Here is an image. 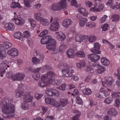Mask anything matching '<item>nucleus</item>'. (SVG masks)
<instances>
[{
	"mask_svg": "<svg viewBox=\"0 0 120 120\" xmlns=\"http://www.w3.org/2000/svg\"><path fill=\"white\" fill-rule=\"evenodd\" d=\"M42 76L41 77V79L39 81L38 85L40 87H43L48 84V83H50L49 79H46L45 78L44 79H42Z\"/></svg>",
	"mask_w": 120,
	"mask_h": 120,
	"instance_id": "nucleus-10",
	"label": "nucleus"
},
{
	"mask_svg": "<svg viewBox=\"0 0 120 120\" xmlns=\"http://www.w3.org/2000/svg\"><path fill=\"white\" fill-rule=\"evenodd\" d=\"M49 35L46 36L41 38V44H46V45L48 43Z\"/></svg>",
	"mask_w": 120,
	"mask_h": 120,
	"instance_id": "nucleus-25",
	"label": "nucleus"
},
{
	"mask_svg": "<svg viewBox=\"0 0 120 120\" xmlns=\"http://www.w3.org/2000/svg\"><path fill=\"white\" fill-rule=\"evenodd\" d=\"M112 21L113 22L114 21H117L119 20V16L117 14H114L112 16Z\"/></svg>",
	"mask_w": 120,
	"mask_h": 120,
	"instance_id": "nucleus-44",
	"label": "nucleus"
},
{
	"mask_svg": "<svg viewBox=\"0 0 120 120\" xmlns=\"http://www.w3.org/2000/svg\"><path fill=\"white\" fill-rule=\"evenodd\" d=\"M88 36L87 35H81V39L82 40V41H83L84 42H86L87 41Z\"/></svg>",
	"mask_w": 120,
	"mask_h": 120,
	"instance_id": "nucleus-59",
	"label": "nucleus"
},
{
	"mask_svg": "<svg viewBox=\"0 0 120 120\" xmlns=\"http://www.w3.org/2000/svg\"><path fill=\"white\" fill-rule=\"evenodd\" d=\"M88 39L90 42L92 43L96 40V38L94 36L90 35Z\"/></svg>",
	"mask_w": 120,
	"mask_h": 120,
	"instance_id": "nucleus-42",
	"label": "nucleus"
},
{
	"mask_svg": "<svg viewBox=\"0 0 120 120\" xmlns=\"http://www.w3.org/2000/svg\"><path fill=\"white\" fill-rule=\"evenodd\" d=\"M60 107H64L68 103V100L66 99H63L60 101Z\"/></svg>",
	"mask_w": 120,
	"mask_h": 120,
	"instance_id": "nucleus-36",
	"label": "nucleus"
},
{
	"mask_svg": "<svg viewBox=\"0 0 120 120\" xmlns=\"http://www.w3.org/2000/svg\"><path fill=\"white\" fill-rule=\"evenodd\" d=\"M4 28L6 30H14L15 28V26L13 23L10 22L6 24Z\"/></svg>",
	"mask_w": 120,
	"mask_h": 120,
	"instance_id": "nucleus-19",
	"label": "nucleus"
},
{
	"mask_svg": "<svg viewBox=\"0 0 120 120\" xmlns=\"http://www.w3.org/2000/svg\"><path fill=\"white\" fill-rule=\"evenodd\" d=\"M23 93L21 89H18L16 93L17 96L18 97H21L23 94Z\"/></svg>",
	"mask_w": 120,
	"mask_h": 120,
	"instance_id": "nucleus-49",
	"label": "nucleus"
},
{
	"mask_svg": "<svg viewBox=\"0 0 120 120\" xmlns=\"http://www.w3.org/2000/svg\"><path fill=\"white\" fill-rule=\"evenodd\" d=\"M81 38V35L77 36L75 38L76 41L79 42H82V40Z\"/></svg>",
	"mask_w": 120,
	"mask_h": 120,
	"instance_id": "nucleus-57",
	"label": "nucleus"
},
{
	"mask_svg": "<svg viewBox=\"0 0 120 120\" xmlns=\"http://www.w3.org/2000/svg\"><path fill=\"white\" fill-rule=\"evenodd\" d=\"M49 41L48 42V44H54L56 45V42L55 40L52 38V37L51 36L49 35Z\"/></svg>",
	"mask_w": 120,
	"mask_h": 120,
	"instance_id": "nucleus-40",
	"label": "nucleus"
},
{
	"mask_svg": "<svg viewBox=\"0 0 120 120\" xmlns=\"http://www.w3.org/2000/svg\"><path fill=\"white\" fill-rule=\"evenodd\" d=\"M97 5V4H94V7L90 8V11H93L94 12H100L104 8V6L102 4H99L98 7Z\"/></svg>",
	"mask_w": 120,
	"mask_h": 120,
	"instance_id": "nucleus-6",
	"label": "nucleus"
},
{
	"mask_svg": "<svg viewBox=\"0 0 120 120\" xmlns=\"http://www.w3.org/2000/svg\"><path fill=\"white\" fill-rule=\"evenodd\" d=\"M63 75L64 77H73L74 75L73 74L74 72L73 68L69 66H66L62 70Z\"/></svg>",
	"mask_w": 120,
	"mask_h": 120,
	"instance_id": "nucleus-3",
	"label": "nucleus"
},
{
	"mask_svg": "<svg viewBox=\"0 0 120 120\" xmlns=\"http://www.w3.org/2000/svg\"><path fill=\"white\" fill-rule=\"evenodd\" d=\"M75 97L76 98V101L79 104H82V100L80 97L77 95L75 96Z\"/></svg>",
	"mask_w": 120,
	"mask_h": 120,
	"instance_id": "nucleus-54",
	"label": "nucleus"
},
{
	"mask_svg": "<svg viewBox=\"0 0 120 120\" xmlns=\"http://www.w3.org/2000/svg\"><path fill=\"white\" fill-rule=\"evenodd\" d=\"M32 60L34 64H38L40 63L39 60L36 57H33Z\"/></svg>",
	"mask_w": 120,
	"mask_h": 120,
	"instance_id": "nucleus-52",
	"label": "nucleus"
},
{
	"mask_svg": "<svg viewBox=\"0 0 120 120\" xmlns=\"http://www.w3.org/2000/svg\"><path fill=\"white\" fill-rule=\"evenodd\" d=\"M66 46L63 43H61L59 47V49L61 52L64 50L66 49Z\"/></svg>",
	"mask_w": 120,
	"mask_h": 120,
	"instance_id": "nucleus-50",
	"label": "nucleus"
},
{
	"mask_svg": "<svg viewBox=\"0 0 120 120\" xmlns=\"http://www.w3.org/2000/svg\"><path fill=\"white\" fill-rule=\"evenodd\" d=\"M21 107L22 109L25 110H27L29 108V104L26 102H23L22 104Z\"/></svg>",
	"mask_w": 120,
	"mask_h": 120,
	"instance_id": "nucleus-41",
	"label": "nucleus"
},
{
	"mask_svg": "<svg viewBox=\"0 0 120 120\" xmlns=\"http://www.w3.org/2000/svg\"><path fill=\"white\" fill-rule=\"evenodd\" d=\"M95 114V112L93 111H91L88 114V116L90 118H91Z\"/></svg>",
	"mask_w": 120,
	"mask_h": 120,
	"instance_id": "nucleus-63",
	"label": "nucleus"
},
{
	"mask_svg": "<svg viewBox=\"0 0 120 120\" xmlns=\"http://www.w3.org/2000/svg\"><path fill=\"white\" fill-rule=\"evenodd\" d=\"M72 23V22L70 19H65L62 23V25L64 27L68 28Z\"/></svg>",
	"mask_w": 120,
	"mask_h": 120,
	"instance_id": "nucleus-15",
	"label": "nucleus"
},
{
	"mask_svg": "<svg viewBox=\"0 0 120 120\" xmlns=\"http://www.w3.org/2000/svg\"><path fill=\"white\" fill-rule=\"evenodd\" d=\"M113 2V1L112 0H109L106 3V4L108 6L110 5V8L112 9H118L120 11V3H119L118 2H116V4L114 5H112Z\"/></svg>",
	"mask_w": 120,
	"mask_h": 120,
	"instance_id": "nucleus-7",
	"label": "nucleus"
},
{
	"mask_svg": "<svg viewBox=\"0 0 120 120\" xmlns=\"http://www.w3.org/2000/svg\"><path fill=\"white\" fill-rule=\"evenodd\" d=\"M15 15L14 16V19L15 22V24L18 25H22L25 22L24 20L21 17H18L17 16V17H16V16L17 15L16 13L15 12L14 13Z\"/></svg>",
	"mask_w": 120,
	"mask_h": 120,
	"instance_id": "nucleus-8",
	"label": "nucleus"
},
{
	"mask_svg": "<svg viewBox=\"0 0 120 120\" xmlns=\"http://www.w3.org/2000/svg\"><path fill=\"white\" fill-rule=\"evenodd\" d=\"M55 33L57 35V38L60 41H63L66 38V35L60 31L56 32Z\"/></svg>",
	"mask_w": 120,
	"mask_h": 120,
	"instance_id": "nucleus-14",
	"label": "nucleus"
},
{
	"mask_svg": "<svg viewBox=\"0 0 120 120\" xmlns=\"http://www.w3.org/2000/svg\"><path fill=\"white\" fill-rule=\"evenodd\" d=\"M62 81L59 79H56L55 80L51 81V83L52 82V83L54 84V85H58L60 84L61 82Z\"/></svg>",
	"mask_w": 120,
	"mask_h": 120,
	"instance_id": "nucleus-48",
	"label": "nucleus"
},
{
	"mask_svg": "<svg viewBox=\"0 0 120 120\" xmlns=\"http://www.w3.org/2000/svg\"><path fill=\"white\" fill-rule=\"evenodd\" d=\"M25 77L24 75L22 73H17L14 75L12 80L21 81L24 79Z\"/></svg>",
	"mask_w": 120,
	"mask_h": 120,
	"instance_id": "nucleus-9",
	"label": "nucleus"
},
{
	"mask_svg": "<svg viewBox=\"0 0 120 120\" xmlns=\"http://www.w3.org/2000/svg\"><path fill=\"white\" fill-rule=\"evenodd\" d=\"M109 25L107 24H105L101 26L102 30H107L109 28Z\"/></svg>",
	"mask_w": 120,
	"mask_h": 120,
	"instance_id": "nucleus-60",
	"label": "nucleus"
},
{
	"mask_svg": "<svg viewBox=\"0 0 120 120\" xmlns=\"http://www.w3.org/2000/svg\"><path fill=\"white\" fill-rule=\"evenodd\" d=\"M94 65L95 67L98 68L97 69V72L99 73H101L105 70V68L103 67H101L98 63L95 64Z\"/></svg>",
	"mask_w": 120,
	"mask_h": 120,
	"instance_id": "nucleus-21",
	"label": "nucleus"
},
{
	"mask_svg": "<svg viewBox=\"0 0 120 120\" xmlns=\"http://www.w3.org/2000/svg\"><path fill=\"white\" fill-rule=\"evenodd\" d=\"M29 69L30 71L32 72L37 73V72L38 73L41 70V67H40L37 69H35L34 68L32 67H30L29 68Z\"/></svg>",
	"mask_w": 120,
	"mask_h": 120,
	"instance_id": "nucleus-39",
	"label": "nucleus"
},
{
	"mask_svg": "<svg viewBox=\"0 0 120 120\" xmlns=\"http://www.w3.org/2000/svg\"><path fill=\"white\" fill-rule=\"evenodd\" d=\"M114 81V80L111 77H108L105 78V83L108 87H110L112 85V83Z\"/></svg>",
	"mask_w": 120,
	"mask_h": 120,
	"instance_id": "nucleus-13",
	"label": "nucleus"
},
{
	"mask_svg": "<svg viewBox=\"0 0 120 120\" xmlns=\"http://www.w3.org/2000/svg\"><path fill=\"white\" fill-rule=\"evenodd\" d=\"M89 58L91 61L94 62H97L100 58L99 56L95 54L89 55Z\"/></svg>",
	"mask_w": 120,
	"mask_h": 120,
	"instance_id": "nucleus-12",
	"label": "nucleus"
},
{
	"mask_svg": "<svg viewBox=\"0 0 120 120\" xmlns=\"http://www.w3.org/2000/svg\"><path fill=\"white\" fill-rule=\"evenodd\" d=\"M40 22L42 24L45 26L48 25L49 23V22L48 19H44L43 18H41L40 20Z\"/></svg>",
	"mask_w": 120,
	"mask_h": 120,
	"instance_id": "nucleus-32",
	"label": "nucleus"
},
{
	"mask_svg": "<svg viewBox=\"0 0 120 120\" xmlns=\"http://www.w3.org/2000/svg\"><path fill=\"white\" fill-rule=\"evenodd\" d=\"M101 62L102 65L106 66H108L110 63V61L105 57H103L101 58Z\"/></svg>",
	"mask_w": 120,
	"mask_h": 120,
	"instance_id": "nucleus-24",
	"label": "nucleus"
},
{
	"mask_svg": "<svg viewBox=\"0 0 120 120\" xmlns=\"http://www.w3.org/2000/svg\"><path fill=\"white\" fill-rule=\"evenodd\" d=\"M6 54L5 52L4 51L1 52H0V59H3L4 58L6 57Z\"/></svg>",
	"mask_w": 120,
	"mask_h": 120,
	"instance_id": "nucleus-53",
	"label": "nucleus"
},
{
	"mask_svg": "<svg viewBox=\"0 0 120 120\" xmlns=\"http://www.w3.org/2000/svg\"><path fill=\"white\" fill-rule=\"evenodd\" d=\"M113 100L112 97H109L105 98L104 101V102L107 104H109L111 103Z\"/></svg>",
	"mask_w": 120,
	"mask_h": 120,
	"instance_id": "nucleus-38",
	"label": "nucleus"
},
{
	"mask_svg": "<svg viewBox=\"0 0 120 120\" xmlns=\"http://www.w3.org/2000/svg\"><path fill=\"white\" fill-rule=\"evenodd\" d=\"M55 74L53 71H50L48 72L47 74L43 75L42 79H44L45 78L47 79H49V80L50 83H51V81H53L55 79Z\"/></svg>",
	"mask_w": 120,
	"mask_h": 120,
	"instance_id": "nucleus-5",
	"label": "nucleus"
},
{
	"mask_svg": "<svg viewBox=\"0 0 120 120\" xmlns=\"http://www.w3.org/2000/svg\"><path fill=\"white\" fill-rule=\"evenodd\" d=\"M14 75V74H13V72L11 71H7L6 76L8 78H12V79L13 76Z\"/></svg>",
	"mask_w": 120,
	"mask_h": 120,
	"instance_id": "nucleus-47",
	"label": "nucleus"
},
{
	"mask_svg": "<svg viewBox=\"0 0 120 120\" xmlns=\"http://www.w3.org/2000/svg\"><path fill=\"white\" fill-rule=\"evenodd\" d=\"M1 101L0 104L2 105L1 107L2 112L3 113L2 116L4 118H10L14 116L13 113L14 112L15 105L12 104L13 100L7 98Z\"/></svg>",
	"mask_w": 120,
	"mask_h": 120,
	"instance_id": "nucleus-1",
	"label": "nucleus"
},
{
	"mask_svg": "<svg viewBox=\"0 0 120 120\" xmlns=\"http://www.w3.org/2000/svg\"><path fill=\"white\" fill-rule=\"evenodd\" d=\"M41 13L40 12H38L34 14L35 19L36 20L40 21L41 18H43L41 17Z\"/></svg>",
	"mask_w": 120,
	"mask_h": 120,
	"instance_id": "nucleus-34",
	"label": "nucleus"
},
{
	"mask_svg": "<svg viewBox=\"0 0 120 120\" xmlns=\"http://www.w3.org/2000/svg\"><path fill=\"white\" fill-rule=\"evenodd\" d=\"M91 90L89 88H86L82 90L83 94L85 95H89L92 93Z\"/></svg>",
	"mask_w": 120,
	"mask_h": 120,
	"instance_id": "nucleus-26",
	"label": "nucleus"
},
{
	"mask_svg": "<svg viewBox=\"0 0 120 120\" xmlns=\"http://www.w3.org/2000/svg\"><path fill=\"white\" fill-rule=\"evenodd\" d=\"M43 96L42 94H36L35 95V97L36 98L37 100L39 99Z\"/></svg>",
	"mask_w": 120,
	"mask_h": 120,
	"instance_id": "nucleus-64",
	"label": "nucleus"
},
{
	"mask_svg": "<svg viewBox=\"0 0 120 120\" xmlns=\"http://www.w3.org/2000/svg\"><path fill=\"white\" fill-rule=\"evenodd\" d=\"M22 34L21 32H18L14 34V36L15 38L22 41L23 40Z\"/></svg>",
	"mask_w": 120,
	"mask_h": 120,
	"instance_id": "nucleus-23",
	"label": "nucleus"
},
{
	"mask_svg": "<svg viewBox=\"0 0 120 120\" xmlns=\"http://www.w3.org/2000/svg\"><path fill=\"white\" fill-rule=\"evenodd\" d=\"M78 11L81 14H82L83 16H86L88 15L87 12H86L85 9L83 8H79L78 9Z\"/></svg>",
	"mask_w": 120,
	"mask_h": 120,
	"instance_id": "nucleus-29",
	"label": "nucleus"
},
{
	"mask_svg": "<svg viewBox=\"0 0 120 120\" xmlns=\"http://www.w3.org/2000/svg\"><path fill=\"white\" fill-rule=\"evenodd\" d=\"M33 97V96H30L29 94H28L27 95H26V98L24 99V101L26 103L31 102Z\"/></svg>",
	"mask_w": 120,
	"mask_h": 120,
	"instance_id": "nucleus-28",
	"label": "nucleus"
},
{
	"mask_svg": "<svg viewBox=\"0 0 120 120\" xmlns=\"http://www.w3.org/2000/svg\"><path fill=\"white\" fill-rule=\"evenodd\" d=\"M48 30H43L39 35V36L42 37L46 35L48 33Z\"/></svg>",
	"mask_w": 120,
	"mask_h": 120,
	"instance_id": "nucleus-55",
	"label": "nucleus"
},
{
	"mask_svg": "<svg viewBox=\"0 0 120 120\" xmlns=\"http://www.w3.org/2000/svg\"><path fill=\"white\" fill-rule=\"evenodd\" d=\"M67 5L66 0H62L58 3L53 4L51 6V9L54 11L60 10L65 8Z\"/></svg>",
	"mask_w": 120,
	"mask_h": 120,
	"instance_id": "nucleus-2",
	"label": "nucleus"
},
{
	"mask_svg": "<svg viewBox=\"0 0 120 120\" xmlns=\"http://www.w3.org/2000/svg\"><path fill=\"white\" fill-rule=\"evenodd\" d=\"M12 44L8 42H5L3 44V46L5 48V49H8L9 48L11 47L12 46Z\"/></svg>",
	"mask_w": 120,
	"mask_h": 120,
	"instance_id": "nucleus-37",
	"label": "nucleus"
},
{
	"mask_svg": "<svg viewBox=\"0 0 120 120\" xmlns=\"http://www.w3.org/2000/svg\"><path fill=\"white\" fill-rule=\"evenodd\" d=\"M7 53L12 56H17L18 54V51L16 49L12 48L8 51Z\"/></svg>",
	"mask_w": 120,
	"mask_h": 120,
	"instance_id": "nucleus-18",
	"label": "nucleus"
},
{
	"mask_svg": "<svg viewBox=\"0 0 120 120\" xmlns=\"http://www.w3.org/2000/svg\"><path fill=\"white\" fill-rule=\"evenodd\" d=\"M108 113L109 115L115 116L117 114V112L115 108H112L108 112Z\"/></svg>",
	"mask_w": 120,
	"mask_h": 120,
	"instance_id": "nucleus-27",
	"label": "nucleus"
},
{
	"mask_svg": "<svg viewBox=\"0 0 120 120\" xmlns=\"http://www.w3.org/2000/svg\"><path fill=\"white\" fill-rule=\"evenodd\" d=\"M36 57L37 58H38L39 61L40 60H43L44 58V55L42 54H41L39 53L38 54H37L36 56Z\"/></svg>",
	"mask_w": 120,
	"mask_h": 120,
	"instance_id": "nucleus-56",
	"label": "nucleus"
},
{
	"mask_svg": "<svg viewBox=\"0 0 120 120\" xmlns=\"http://www.w3.org/2000/svg\"><path fill=\"white\" fill-rule=\"evenodd\" d=\"M80 112H79L78 114H76V115L72 117V120H79V118L80 116Z\"/></svg>",
	"mask_w": 120,
	"mask_h": 120,
	"instance_id": "nucleus-61",
	"label": "nucleus"
},
{
	"mask_svg": "<svg viewBox=\"0 0 120 120\" xmlns=\"http://www.w3.org/2000/svg\"><path fill=\"white\" fill-rule=\"evenodd\" d=\"M60 104L59 102L57 101H55L54 104L53 106H54L55 107H60Z\"/></svg>",
	"mask_w": 120,
	"mask_h": 120,
	"instance_id": "nucleus-62",
	"label": "nucleus"
},
{
	"mask_svg": "<svg viewBox=\"0 0 120 120\" xmlns=\"http://www.w3.org/2000/svg\"><path fill=\"white\" fill-rule=\"evenodd\" d=\"M5 65L3 63L0 64V76L1 77H3V74L5 73L6 69H8L7 68L4 67Z\"/></svg>",
	"mask_w": 120,
	"mask_h": 120,
	"instance_id": "nucleus-20",
	"label": "nucleus"
},
{
	"mask_svg": "<svg viewBox=\"0 0 120 120\" xmlns=\"http://www.w3.org/2000/svg\"><path fill=\"white\" fill-rule=\"evenodd\" d=\"M32 0H24V2L26 6L27 7H30L31 5L30 3Z\"/></svg>",
	"mask_w": 120,
	"mask_h": 120,
	"instance_id": "nucleus-51",
	"label": "nucleus"
},
{
	"mask_svg": "<svg viewBox=\"0 0 120 120\" xmlns=\"http://www.w3.org/2000/svg\"><path fill=\"white\" fill-rule=\"evenodd\" d=\"M51 23L50 29L51 30H57L59 27V22H58L56 18L53 19L51 17L50 21Z\"/></svg>",
	"mask_w": 120,
	"mask_h": 120,
	"instance_id": "nucleus-4",
	"label": "nucleus"
},
{
	"mask_svg": "<svg viewBox=\"0 0 120 120\" xmlns=\"http://www.w3.org/2000/svg\"><path fill=\"white\" fill-rule=\"evenodd\" d=\"M56 90L55 89L49 88L47 89L45 92L48 96H51L56 95Z\"/></svg>",
	"mask_w": 120,
	"mask_h": 120,
	"instance_id": "nucleus-17",
	"label": "nucleus"
},
{
	"mask_svg": "<svg viewBox=\"0 0 120 120\" xmlns=\"http://www.w3.org/2000/svg\"><path fill=\"white\" fill-rule=\"evenodd\" d=\"M29 21L30 23L31 26L32 27H34L36 26V22L34 19H29Z\"/></svg>",
	"mask_w": 120,
	"mask_h": 120,
	"instance_id": "nucleus-46",
	"label": "nucleus"
},
{
	"mask_svg": "<svg viewBox=\"0 0 120 120\" xmlns=\"http://www.w3.org/2000/svg\"><path fill=\"white\" fill-rule=\"evenodd\" d=\"M56 45L54 44H47L46 45L47 48L49 50H51L54 51L56 48Z\"/></svg>",
	"mask_w": 120,
	"mask_h": 120,
	"instance_id": "nucleus-30",
	"label": "nucleus"
},
{
	"mask_svg": "<svg viewBox=\"0 0 120 120\" xmlns=\"http://www.w3.org/2000/svg\"><path fill=\"white\" fill-rule=\"evenodd\" d=\"M86 26L87 27L90 28H93L95 27L96 24L95 22L91 21L87 22L86 24Z\"/></svg>",
	"mask_w": 120,
	"mask_h": 120,
	"instance_id": "nucleus-33",
	"label": "nucleus"
},
{
	"mask_svg": "<svg viewBox=\"0 0 120 120\" xmlns=\"http://www.w3.org/2000/svg\"><path fill=\"white\" fill-rule=\"evenodd\" d=\"M85 3L87 7L90 8L93 4V3L91 1H86L85 2Z\"/></svg>",
	"mask_w": 120,
	"mask_h": 120,
	"instance_id": "nucleus-58",
	"label": "nucleus"
},
{
	"mask_svg": "<svg viewBox=\"0 0 120 120\" xmlns=\"http://www.w3.org/2000/svg\"><path fill=\"white\" fill-rule=\"evenodd\" d=\"M86 63L85 61L82 60L80 63H77L76 64L77 67L79 69H80L81 67H83L85 65Z\"/></svg>",
	"mask_w": 120,
	"mask_h": 120,
	"instance_id": "nucleus-31",
	"label": "nucleus"
},
{
	"mask_svg": "<svg viewBox=\"0 0 120 120\" xmlns=\"http://www.w3.org/2000/svg\"><path fill=\"white\" fill-rule=\"evenodd\" d=\"M111 90V89L110 87H107L106 89L104 88H101L100 89V91L104 94V96L105 97L108 96Z\"/></svg>",
	"mask_w": 120,
	"mask_h": 120,
	"instance_id": "nucleus-16",
	"label": "nucleus"
},
{
	"mask_svg": "<svg viewBox=\"0 0 120 120\" xmlns=\"http://www.w3.org/2000/svg\"><path fill=\"white\" fill-rule=\"evenodd\" d=\"M76 56L78 57H84L85 55L84 52L83 51L77 52L76 54Z\"/></svg>",
	"mask_w": 120,
	"mask_h": 120,
	"instance_id": "nucleus-35",
	"label": "nucleus"
},
{
	"mask_svg": "<svg viewBox=\"0 0 120 120\" xmlns=\"http://www.w3.org/2000/svg\"><path fill=\"white\" fill-rule=\"evenodd\" d=\"M100 45L98 43H95L94 44V48L93 50H91L92 52L96 54H100L101 52L98 50L100 49Z\"/></svg>",
	"mask_w": 120,
	"mask_h": 120,
	"instance_id": "nucleus-11",
	"label": "nucleus"
},
{
	"mask_svg": "<svg viewBox=\"0 0 120 120\" xmlns=\"http://www.w3.org/2000/svg\"><path fill=\"white\" fill-rule=\"evenodd\" d=\"M10 6L11 8H14L17 7L20 8V5L19 3L13 2L11 4Z\"/></svg>",
	"mask_w": 120,
	"mask_h": 120,
	"instance_id": "nucleus-43",
	"label": "nucleus"
},
{
	"mask_svg": "<svg viewBox=\"0 0 120 120\" xmlns=\"http://www.w3.org/2000/svg\"><path fill=\"white\" fill-rule=\"evenodd\" d=\"M30 36V32L28 30H26L23 33V37L25 38H28Z\"/></svg>",
	"mask_w": 120,
	"mask_h": 120,
	"instance_id": "nucleus-45",
	"label": "nucleus"
},
{
	"mask_svg": "<svg viewBox=\"0 0 120 120\" xmlns=\"http://www.w3.org/2000/svg\"><path fill=\"white\" fill-rule=\"evenodd\" d=\"M74 50L72 49H69L66 52L67 56L69 58H73L74 57Z\"/></svg>",
	"mask_w": 120,
	"mask_h": 120,
	"instance_id": "nucleus-22",
	"label": "nucleus"
}]
</instances>
